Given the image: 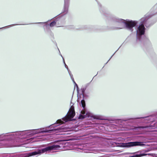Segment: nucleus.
<instances>
[{"instance_id": "f257e3e1", "label": "nucleus", "mask_w": 157, "mask_h": 157, "mask_svg": "<svg viewBox=\"0 0 157 157\" xmlns=\"http://www.w3.org/2000/svg\"><path fill=\"white\" fill-rule=\"evenodd\" d=\"M156 6L151 9L150 12L145 15L140 20V24L139 26L137 25V21H133L129 20H125L123 19H120L115 17L111 16L109 15L108 19L110 20L112 24L115 25H119V27H115V29H122V25L124 24L125 28L130 31L136 32V39L133 42L134 45L140 44L145 50V48L151 44L149 40L147 39L146 42L142 43V37L144 36L145 29L144 25L146 27H148L153 25L155 21H153L151 20L152 16L157 13V10H155Z\"/></svg>"}, {"instance_id": "f03ea898", "label": "nucleus", "mask_w": 157, "mask_h": 157, "mask_svg": "<svg viewBox=\"0 0 157 157\" xmlns=\"http://www.w3.org/2000/svg\"><path fill=\"white\" fill-rule=\"evenodd\" d=\"M44 129H45L44 128H40L37 129L16 132L14 133L11 132L3 133L0 135V139H1L2 140L11 141L14 143L16 140L15 139L17 138L22 139L26 138L28 136H32L38 133H50L51 132V131L63 130L64 129V128L63 126H62L60 128L53 129L51 130H44Z\"/></svg>"}, {"instance_id": "7ed1b4c3", "label": "nucleus", "mask_w": 157, "mask_h": 157, "mask_svg": "<svg viewBox=\"0 0 157 157\" xmlns=\"http://www.w3.org/2000/svg\"><path fill=\"white\" fill-rule=\"evenodd\" d=\"M60 148V146L58 145L53 144L48 145L41 149H38L32 152H27L21 155V157H29L35 155H40L41 154L51 151L53 150H56Z\"/></svg>"}, {"instance_id": "20e7f679", "label": "nucleus", "mask_w": 157, "mask_h": 157, "mask_svg": "<svg viewBox=\"0 0 157 157\" xmlns=\"http://www.w3.org/2000/svg\"><path fill=\"white\" fill-rule=\"evenodd\" d=\"M86 89L85 87H83L81 89V90L82 94L81 95H82L83 97V99L81 100V105L82 107L83 108V109L82 110L81 113L80 114L78 118L80 119H83L85 118L86 117H89V115H87L88 112H87L85 109L86 104L84 99H86L87 95L85 94V91Z\"/></svg>"}, {"instance_id": "39448f33", "label": "nucleus", "mask_w": 157, "mask_h": 157, "mask_svg": "<svg viewBox=\"0 0 157 157\" xmlns=\"http://www.w3.org/2000/svg\"><path fill=\"white\" fill-rule=\"evenodd\" d=\"M75 115V112L74 107L72 105L71 106L69 110L67 115L63 118L62 119L63 121L64 122H66L68 121H71Z\"/></svg>"}, {"instance_id": "423d86ee", "label": "nucleus", "mask_w": 157, "mask_h": 157, "mask_svg": "<svg viewBox=\"0 0 157 157\" xmlns=\"http://www.w3.org/2000/svg\"><path fill=\"white\" fill-rule=\"evenodd\" d=\"M145 145L143 142L140 141L130 142L126 143H122L121 147H123L129 148L136 146Z\"/></svg>"}, {"instance_id": "0eeeda50", "label": "nucleus", "mask_w": 157, "mask_h": 157, "mask_svg": "<svg viewBox=\"0 0 157 157\" xmlns=\"http://www.w3.org/2000/svg\"><path fill=\"white\" fill-rule=\"evenodd\" d=\"M69 3L70 0H64V10L62 12L63 15H65L67 13Z\"/></svg>"}, {"instance_id": "6e6552de", "label": "nucleus", "mask_w": 157, "mask_h": 157, "mask_svg": "<svg viewBox=\"0 0 157 157\" xmlns=\"http://www.w3.org/2000/svg\"><path fill=\"white\" fill-rule=\"evenodd\" d=\"M94 119L99 120H106L105 117L101 115H94L92 117Z\"/></svg>"}, {"instance_id": "1a4fd4ad", "label": "nucleus", "mask_w": 157, "mask_h": 157, "mask_svg": "<svg viewBox=\"0 0 157 157\" xmlns=\"http://www.w3.org/2000/svg\"><path fill=\"white\" fill-rule=\"evenodd\" d=\"M63 121V120H62V119H59L56 121V123L49 126H48V127H49L51 126L52 127H56V124H59L58 125H60L61 124L65 123Z\"/></svg>"}, {"instance_id": "9d476101", "label": "nucleus", "mask_w": 157, "mask_h": 157, "mask_svg": "<svg viewBox=\"0 0 157 157\" xmlns=\"http://www.w3.org/2000/svg\"><path fill=\"white\" fill-rule=\"evenodd\" d=\"M63 121V120H62V119H59L56 121V123L49 126H48V127H49L51 126L52 127H56V124H59L58 125H60L61 124L65 123Z\"/></svg>"}, {"instance_id": "9b49d317", "label": "nucleus", "mask_w": 157, "mask_h": 157, "mask_svg": "<svg viewBox=\"0 0 157 157\" xmlns=\"http://www.w3.org/2000/svg\"><path fill=\"white\" fill-rule=\"evenodd\" d=\"M60 56H61L62 57V58L63 59V63H64V65H65V67L67 69L70 76V77H71L72 78V75H73L71 73V71H70V70H69V68H68V66H67V65L65 63V61H64V59H63V57L62 55L60 54Z\"/></svg>"}, {"instance_id": "f8f14e48", "label": "nucleus", "mask_w": 157, "mask_h": 157, "mask_svg": "<svg viewBox=\"0 0 157 157\" xmlns=\"http://www.w3.org/2000/svg\"><path fill=\"white\" fill-rule=\"evenodd\" d=\"M149 154H145V153H141L140 154H136L132 156H130V157H141L142 156H145Z\"/></svg>"}, {"instance_id": "ddd939ff", "label": "nucleus", "mask_w": 157, "mask_h": 157, "mask_svg": "<svg viewBox=\"0 0 157 157\" xmlns=\"http://www.w3.org/2000/svg\"><path fill=\"white\" fill-rule=\"evenodd\" d=\"M148 117H137V118H131L130 119H126V120H125V119L123 120V121H126L128 120H133V119H140V118H147Z\"/></svg>"}, {"instance_id": "4468645a", "label": "nucleus", "mask_w": 157, "mask_h": 157, "mask_svg": "<svg viewBox=\"0 0 157 157\" xmlns=\"http://www.w3.org/2000/svg\"><path fill=\"white\" fill-rule=\"evenodd\" d=\"M71 77V79L72 80V81L73 82L75 83V86H76V87L77 88V92H78V85L75 83V82L74 81V78L73 77V75H72V78L71 77Z\"/></svg>"}, {"instance_id": "2eb2a0df", "label": "nucleus", "mask_w": 157, "mask_h": 157, "mask_svg": "<svg viewBox=\"0 0 157 157\" xmlns=\"http://www.w3.org/2000/svg\"><path fill=\"white\" fill-rule=\"evenodd\" d=\"M56 24V22L55 21L51 22L49 24V26L51 27H53Z\"/></svg>"}, {"instance_id": "dca6fc26", "label": "nucleus", "mask_w": 157, "mask_h": 157, "mask_svg": "<svg viewBox=\"0 0 157 157\" xmlns=\"http://www.w3.org/2000/svg\"><path fill=\"white\" fill-rule=\"evenodd\" d=\"M68 29H74V26L73 25H70L68 27Z\"/></svg>"}, {"instance_id": "f3484780", "label": "nucleus", "mask_w": 157, "mask_h": 157, "mask_svg": "<svg viewBox=\"0 0 157 157\" xmlns=\"http://www.w3.org/2000/svg\"><path fill=\"white\" fill-rule=\"evenodd\" d=\"M119 48L113 54V55L111 56V57L108 60V62L105 63L106 64L108 62L110 59L112 58V57H113V56L114 55V54L116 53V52L118 51V50L119 49Z\"/></svg>"}, {"instance_id": "a211bd4d", "label": "nucleus", "mask_w": 157, "mask_h": 157, "mask_svg": "<svg viewBox=\"0 0 157 157\" xmlns=\"http://www.w3.org/2000/svg\"><path fill=\"white\" fill-rule=\"evenodd\" d=\"M47 23V22H38V23H35V24H45V23Z\"/></svg>"}, {"instance_id": "6ab92c4d", "label": "nucleus", "mask_w": 157, "mask_h": 157, "mask_svg": "<svg viewBox=\"0 0 157 157\" xmlns=\"http://www.w3.org/2000/svg\"><path fill=\"white\" fill-rule=\"evenodd\" d=\"M17 25V24H16V25L13 24V25H10L8 26H6V27H7V28H8L9 26L11 27V26H13V25Z\"/></svg>"}, {"instance_id": "aec40b11", "label": "nucleus", "mask_w": 157, "mask_h": 157, "mask_svg": "<svg viewBox=\"0 0 157 157\" xmlns=\"http://www.w3.org/2000/svg\"><path fill=\"white\" fill-rule=\"evenodd\" d=\"M139 152V151H137V152H135L130 153V154H135V153H138Z\"/></svg>"}, {"instance_id": "412c9836", "label": "nucleus", "mask_w": 157, "mask_h": 157, "mask_svg": "<svg viewBox=\"0 0 157 157\" xmlns=\"http://www.w3.org/2000/svg\"><path fill=\"white\" fill-rule=\"evenodd\" d=\"M28 24H22V25H28Z\"/></svg>"}, {"instance_id": "4be33fe9", "label": "nucleus", "mask_w": 157, "mask_h": 157, "mask_svg": "<svg viewBox=\"0 0 157 157\" xmlns=\"http://www.w3.org/2000/svg\"><path fill=\"white\" fill-rule=\"evenodd\" d=\"M58 50H59V49H58ZM59 51V52L60 53V52Z\"/></svg>"}, {"instance_id": "5701e85b", "label": "nucleus", "mask_w": 157, "mask_h": 157, "mask_svg": "<svg viewBox=\"0 0 157 157\" xmlns=\"http://www.w3.org/2000/svg\"><path fill=\"white\" fill-rule=\"evenodd\" d=\"M104 15H105V16H106L105 14H104Z\"/></svg>"}, {"instance_id": "b1692460", "label": "nucleus", "mask_w": 157, "mask_h": 157, "mask_svg": "<svg viewBox=\"0 0 157 157\" xmlns=\"http://www.w3.org/2000/svg\"><path fill=\"white\" fill-rule=\"evenodd\" d=\"M44 146H45L44 145V146H43V147H44Z\"/></svg>"}, {"instance_id": "393cba45", "label": "nucleus", "mask_w": 157, "mask_h": 157, "mask_svg": "<svg viewBox=\"0 0 157 157\" xmlns=\"http://www.w3.org/2000/svg\"><path fill=\"white\" fill-rule=\"evenodd\" d=\"M2 28H0V29H1Z\"/></svg>"}]
</instances>
